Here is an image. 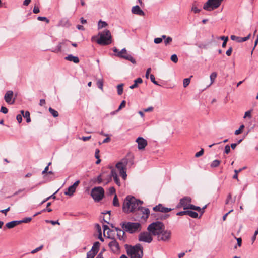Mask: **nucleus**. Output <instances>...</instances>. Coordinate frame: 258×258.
Wrapping results in <instances>:
<instances>
[{"instance_id":"f257e3e1","label":"nucleus","mask_w":258,"mask_h":258,"mask_svg":"<svg viewBox=\"0 0 258 258\" xmlns=\"http://www.w3.org/2000/svg\"><path fill=\"white\" fill-rule=\"evenodd\" d=\"M143 202L136 199L134 197L127 196L124 200L122 210L125 213H128L138 211L142 212L143 215L142 218L146 219L150 214V210L148 208H145L139 205H142Z\"/></svg>"},{"instance_id":"f03ea898","label":"nucleus","mask_w":258,"mask_h":258,"mask_svg":"<svg viewBox=\"0 0 258 258\" xmlns=\"http://www.w3.org/2000/svg\"><path fill=\"white\" fill-rule=\"evenodd\" d=\"M126 252L131 258H142L143 256V248L141 244H137L135 246L125 245Z\"/></svg>"},{"instance_id":"7ed1b4c3","label":"nucleus","mask_w":258,"mask_h":258,"mask_svg":"<svg viewBox=\"0 0 258 258\" xmlns=\"http://www.w3.org/2000/svg\"><path fill=\"white\" fill-rule=\"evenodd\" d=\"M121 228L130 234L138 233L141 230L142 226L138 222L124 221L120 223Z\"/></svg>"},{"instance_id":"20e7f679","label":"nucleus","mask_w":258,"mask_h":258,"mask_svg":"<svg viewBox=\"0 0 258 258\" xmlns=\"http://www.w3.org/2000/svg\"><path fill=\"white\" fill-rule=\"evenodd\" d=\"M100 38L96 42L101 45H107L112 43V36L109 30H104L101 33H99Z\"/></svg>"},{"instance_id":"39448f33","label":"nucleus","mask_w":258,"mask_h":258,"mask_svg":"<svg viewBox=\"0 0 258 258\" xmlns=\"http://www.w3.org/2000/svg\"><path fill=\"white\" fill-rule=\"evenodd\" d=\"M164 224L160 221H156L151 223L147 228L148 231L154 236L161 234L164 229Z\"/></svg>"},{"instance_id":"423d86ee","label":"nucleus","mask_w":258,"mask_h":258,"mask_svg":"<svg viewBox=\"0 0 258 258\" xmlns=\"http://www.w3.org/2000/svg\"><path fill=\"white\" fill-rule=\"evenodd\" d=\"M128 158H123L120 162L116 164V168L119 170L120 175L125 180L127 177L126 169L128 165Z\"/></svg>"},{"instance_id":"0eeeda50","label":"nucleus","mask_w":258,"mask_h":258,"mask_svg":"<svg viewBox=\"0 0 258 258\" xmlns=\"http://www.w3.org/2000/svg\"><path fill=\"white\" fill-rule=\"evenodd\" d=\"M113 51L116 53L115 55L118 57L127 60L133 64L136 63L135 59L131 55L127 53L126 49L125 48H123L121 51H119L116 47H113Z\"/></svg>"},{"instance_id":"6e6552de","label":"nucleus","mask_w":258,"mask_h":258,"mask_svg":"<svg viewBox=\"0 0 258 258\" xmlns=\"http://www.w3.org/2000/svg\"><path fill=\"white\" fill-rule=\"evenodd\" d=\"M91 196L97 202L100 201L104 196V190L101 187H95L91 191Z\"/></svg>"},{"instance_id":"1a4fd4ad","label":"nucleus","mask_w":258,"mask_h":258,"mask_svg":"<svg viewBox=\"0 0 258 258\" xmlns=\"http://www.w3.org/2000/svg\"><path fill=\"white\" fill-rule=\"evenodd\" d=\"M223 0H208L204 5L203 9L207 11H211L220 6Z\"/></svg>"},{"instance_id":"9d476101","label":"nucleus","mask_w":258,"mask_h":258,"mask_svg":"<svg viewBox=\"0 0 258 258\" xmlns=\"http://www.w3.org/2000/svg\"><path fill=\"white\" fill-rule=\"evenodd\" d=\"M71 41L68 40H64L62 42H59L56 48H52L51 51L55 53L61 52L62 50L66 51Z\"/></svg>"},{"instance_id":"9b49d317","label":"nucleus","mask_w":258,"mask_h":258,"mask_svg":"<svg viewBox=\"0 0 258 258\" xmlns=\"http://www.w3.org/2000/svg\"><path fill=\"white\" fill-rule=\"evenodd\" d=\"M171 232L168 230H164L162 231L160 235H157L158 240L164 242L169 241L171 239Z\"/></svg>"},{"instance_id":"f8f14e48","label":"nucleus","mask_w":258,"mask_h":258,"mask_svg":"<svg viewBox=\"0 0 258 258\" xmlns=\"http://www.w3.org/2000/svg\"><path fill=\"white\" fill-rule=\"evenodd\" d=\"M139 241L150 243L153 240L150 232H143L139 234L138 236Z\"/></svg>"},{"instance_id":"ddd939ff","label":"nucleus","mask_w":258,"mask_h":258,"mask_svg":"<svg viewBox=\"0 0 258 258\" xmlns=\"http://www.w3.org/2000/svg\"><path fill=\"white\" fill-rule=\"evenodd\" d=\"M108 246L114 253H117L120 250L119 243L114 238H112V240L108 243Z\"/></svg>"},{"instance_id":"4468645a","label":"nucleus","mask_w":258,"mask_h":258,"mask_svg":"<svg viewBox=\"0 0 258 258\" xmlns=\"http://www.w3.org/2000/svg\"><path fill=\"white\" fill-rule=\"evenodd\" d=\"M191 202V198L190 197H184L180 200L179 205L182 206L184 210L188 209L189 204Z\"/></svg>"},{"instance_id":"2eb2a0df","label":"nucleus","mask_w":258,"mask_h":258,"mask_svg":"<svg viewBox=\"0 0 258 258\" xmlns=\"http://www.w3.org/2000/svg\"><path fill=\"white\" fill-rule=\"evenodd\" d=\"M136 142L138 143V148L139 150L144 149L147 145V140L141 137H139Z\"/></svg>"},{"instance_id":"dca6fc26","label":"nucleus","mask_w":258,"mask_h":258,"mask_svg":"<svg viewBox=\"0 0 258 258\" xmlns=\"http://www.w3.org/2000/svg\"><path fill=\"white\" fill-rule=\"evenodd\" d=\"M172 210V209L171 208L164 207L161 204H159L153 208L154 211L161 212L164 213H167L171 211Z\"/></svg>"},{"instance_id":"f3484780","label":"nucleus","mask_w":258,"mask_h":258,"mask_svg":"<svg viewBox=\"0 0 258 258\" xmlns=\"http://www.w3.org/2000/svg\"><path fill=\"white\" fill-rule=\"evenodd\" d=\"M251 36L250 34H249L246 37H240L235 35H231L230 38L232 40L235 41L238 43H241L248 40Z\"/></svg>"},{"instance_id":"a211bd4d","label":"nucleus","mask_w":258,"mask_h":258,"mask_svg":"<svg viewBox=\"0 0 258 258\" xmlns=\"http://www.w3.org/2000/svg\"><path fill=\"white\" fill-rule=\"evenodd\" d=\"M131 12L133 14L139 16H144L145 15V13L141 9L138 5L133 7Z\"/></svg>"},{"instance_id":"6ab92c4d","label":"nucleus","mask_w":258,"mask_h":258,"mask_svg":"<svg viewBox=\"0 0 258 258\" xmlns=\"http://www.w3.org/2000/svg\"><path fill=\"white\" fill-rule=\"evenodd\" d=\"M13 95V92L12 91H8L5 95V101L10 104H12L14 103V101L13 100L12 102H11V99L12 98Z\"/></svg>"},{"instance_id":"aec40b11","label":"nucleus","mask_w":258,"mask_h":258,"mask_svg":"<svg viewBox=\"0 0 258 258\" xmlns=\"http://www.w3.org/2000/svg\"><path fill=\"white\" fill-rule=\"evenodd\" d=\"M110 176L113 178L114 181L115 183L118 185H120V182L119 178L118 177L117 172L116 170L114 169H112L111 171Z\"/></svg>"},{"instance_id":"412c9836","label":"nucleus","mask_w":258,"mask_h":258,"mask_svg":"<svg viewBox=\"0 0 258 258\" xmlns=\"http://www.w3.org/2000/svg\"><path fill=\"white\" fill-rule=\"evenodd\" d=\"M65 59L68 61H72L75 63H78L79 62V58L77 56H74L72 54L68 55L66 56L65 57Z\"/></svg>"},{"instance_id":"4be33fe9","label":"nucleus","mask_w":258,"mask_h":258,"mask_svg":"<svg viewBox=\"0 0 258 258\" xmlns=\"http://www.w3.org/2000/svg\"><path fill=\"white\" fill-rule=\"evenodd\" d=\"M20 224L19 220H14L6 223V226L9 229H11Z\"/></svg>"},{"instance_id":"5701e85b","label":"nucleus","mask_w":258,"mask_h":258,"mask_svg":"<svg viewBox=\"0 0 258 258\" xmlns=\"http://www.w3.org/2000/svg\"><path fill=\"white\" fill-rule=\"evenodd\" d=\"M125 231L123 229L122 230H119V232L117 233V236L118 238L122 241H125L126 238L124 237Z\"/></svg>"},{"instance_id":"b1692460","label":"nucleus","mask_w":258,"mask_h":258,"mask_svg":"<svg viewBox=\"0 0 258 258\" xmlns=\"http://www.w3.org/2000/svg\"><path fill=\"white\" fill-rule=\"evenodd\" d=\"M100 245V243H99V242L96 241L94 242V243L93 244L91 250L92 251H94L96 253H98L99 250Z\"/></svg>"},{"instance_id":"393cba45","label":"nucleus","mask_w":258,"mask_h":258,"mask_svg":"<svg viewBox=\"0 0 258 258\" xmlns=\"http://www.w3.org/2000/svg\"><path fill=\"white\" fill-rule=\"evenodd\" d=\"M75 191L76 189H74L71 186H70L68 188L67 191L64 192V194L67 196H72Z\"/></svg>"},{"instance_id":"a878e982","label":"nucleus","mask_w":258,"mask_h":258,"mask_svg":"<svg viewBox=\"0 0 258 258\" xmlns=\"http://www.w3.org/2000/svg\"><path fill=\"white\" fill-rule=\"evenodd\" d=\"M107 25L108 24L106 22L100 20L98 22V28L99 29H102L103 28L106 27Z\"/></svg>"},{"instance_id":"bb28decb","label":"nucleus","mask_w":258,"mask_h":258,"mask_svg":"<svg viewBox=\"0 0 258 258\" xmlns=\"http://www.w3.org/2000/svg\"><path fill=\"white\" fill-rule=\"evenodd\" d=\"M220 162L221 161L219 160H215L212 162L210 166L212 168L217 167L220 165Z\"/></svg>"},{"instance_id":"cd10ccee","label":"nucleus","mask_w":258,"mask_h":258,"mask_svg":"<svg viewBox=\"0 0 258 258\" xmlns=\"http://www.w3.org/2000/svg\"><path fill=\"white\" fill-rule=\"evenodd\" d=\"M49 111L54 117L58 116V112L51 107H49Z\"/></svg>"},{"instance_id":"c85d7f7f","label":"nucleus","mask_w":258,"mask_h":258,"mask_svg":"<svg viewBox=\"0 0 258 258\" xmlns=\"http://www.w3.org/2000/svg\"><path fill=\"white\" fill-rule=\"evenodd\" d=\"M188 208V209L196 210L198 212H200L201 211V208L200 207L196 206H195V205L190 204H189V206Z\"/></svg>"},{"instance_id":"c756f323","label":"nucleus","mask_w":258,"mask_h":258,"mask_svg":"<svg viewBox=\"0 0 258 258\" xmlns=\"http://www.w3.org/2000/svg\"><path fill=\"white\" fill-rule=\"evenodd\" d=\"M97 253L95 252L94 251H92L90 250L87 253V257L86 258H94Z\"/></svg>"},{"instance_id":"7c9ffc66","label":"nucleus","mask_w":258,"mask_h":258,"mask_svg":"<svg viewBox=\"0 0 258 258\" xmlns=\"http://www.w3.org/2000/svg\"><path fill=\"white\" fill-rule=\"evenodd\" d=\"M102 178L101 177V175H99L97 177V178H94L92 180L93 183H97L98 184H100L102 182Z\"/></svg>"},{"instance_id":"2f4dec72","label":"nucleus","mask_w":258,"mask_h":258,"mask_svg":"<svg viewBox=\"0 0 258 258\" xmlns=\"http://www.w3.org/2000/svg\"><path fill=\"white\" fill-rule=\"evenodd\" d=\"M188 215H189L190 217L193 218H198V214L194 211L188 210Z\"/></svg>"},{"instance_id":"473e14b6","label":"nucleus","mask_w":258,"mask_h":258,"mask_svg":"<svg viewBox=\"0 0 258 258\" xmlns=\"http://www.w3.org/2000/svg\"><path fill=\"white\" fill-rule=\"evenodd\" d=\"M123 84H119L117 86V93L119 95H121L123 93Z\"/></svg>"},{"instance_id":"72a5a7b5","label":"nucleus","mask_w":258,"mask_h":258,"mask_svg":"<svg viewBox=\"0 0 258 258\" xmlns=\"http://www.w3.org/2000/svg\"><path fill=\"white\" fill-rule=\"evenodd\" d=\"M96 84L99 89H100L101 90H103V80L102 79L98 80Z\"/></svg>"},{"instance_id":"f704fd0d","label":"nucleus","mask_w":258,"mask_h":258,"mask_svg":"<svg viewBox=\"0 0 258 258\" xmlns=\"http://www.w3.org/2000/svg\"><path fill=\"white\" fill-rule=\"evenodd\" d=\"M57 192V191H56L55 193H54L53 194H52V195H51L50 196L46 198V199H45L43 201H42L41 203H40V205H42L43 204H44L45 202H46V201H47L48 200H49V199H50L51 198H52L53 199H55L56 198V196H55V194Z\"/></svg>"},{"instance_id":"c9c22d12","label":"nucleus","mask_w":258,"mask_h":258,"mask_svg":"<svg viewBox=\"0 0 258 258\" xmlns=\"http://www.w3.org/2000/svg\"><path fill=\"white\" fill-rule=\"evenodd\" d=\"M113 205L115 207H118L119 206V203L116 195H115L113 200Z\"/></svg>"},{"instance_id":"e433bc0d","label":"nucleus","mask_w":258,"mask_h":258,"mask_svg":"<svg viewBox=\"0 0 258 258\" xmlns=\"http://www.w3.org/2000/svg\"><path fill=\"white\" fill-rule=\"evenodd\" d=\"M221 39L223 40V42L222 44V47L224 48L226 46L227 42V41L228 40V37L222 36L221 37Z\"/></svg>"},{"instance_id":"4c0bfd02","label":"nucleus","mask_w":258,"mask_h":258,"mask_svg":"<svg viewBox=\"0 0 258 258\" xmlns=\"http://www.w3.org/2000/svg\"><path fill=\"white\" fill-rule=\"evenodd\" d=\"M31 220H32V218H31V217H26V218H23L21 220H19V221H20V224H21L22 223H29Z\"/></svg>"},{"instance_id":"58836bf2","label":"nucleus","mask_w":258,"mask_h":258,"mask_svg":"<svg viewBox=\"0 0 258 258\" xmlns=\"http://www.w3.org/2000/svg\"><path fill=\"white\" fill-rule=\"evenodd\" d=\"M217 73H216V72H213L211 73V74L210 75V76L211 83H213L214 82L215 78L217 77Z\"/></svg>"},{"instance_id":"ea45409f","label":"nucleus","mask_w":258,"mask_h":258,"mask_svg":"<svg viewBox=\"0 0 258 258\" xmlns=\"http://www.w3.org/2000/svg\"><path fill=\"white\" fill-rule=\"evenodd\" d=\"M172 41V38L170 36H168L167 38H166V39L164 40V44L166 46H167V45L170 44Z\"/></svg>"},{"instance_id":"a19ab883","label":"nucleus","mask_w":258,"mask_h":258,"mask_svg":"<svg viewBox=\"0 0 258 258\" xmlns=\"http://www.w3.org/2000/svg\"><path fill=\"white\" fill-rule=\"evenodd\" d=\"M244 128V125L243 124H242L240 126V127L238 129V130H236L235 131V133L234 134L236 135H239L240 134L242 131V130Z\"/></svg>"},{"instance_id":"79ce46f5","label":"nucleus","mask_w":258,"mask_h":258,"mask_svg":"<svg viewBox=\"0 0 258 258\" xmlns=\"http://www.w3.org/2000/svg\"><path fill=\"white\" fill-rule=\"evenodd\" d=\"M242 170V169H239V170H234L235 174L233 176V179H238V175H239V173Z\"/></svg>"},{"instance_id":"37998d69","label":"nucleus","mask_w":258,"mask_h":258,"mask_svg":"<svg viewBox=\"0 0 258 258\" xmlns=\"http://www.w3.org/2000/svg\"><path fill=\"white\" fill-rule=\"evenodd\" d=\"M190 78H185L183 80V87H186L190 83Z\"/></svg>"},{"instance_id":"c03bdc74","label":"nucleus","mask_w":258,"mask_h":258,"mask_svg":"<svg viewBox=\"0 0 258 258\" xmlns=\"http://www.w3.org/2000/svg\"><path fill=\"white\" fill-rule=\"evenodd\" d=\"M252 111V110H248V111L245 112L243 118H245L246 117H248L249 118H251Z\"/></svg>"},{"instance_id":"a18cd8bd","label":"nucleus","mask_w":258,"mask_h":258,"mask_svg":"<svg viewBox=\"0 0 258 258\" xmlns=\"http://www.w3.org/2000/svg\"><path fill=\"white\" fill-rule=\"evenodd\" d=\"M150 79L151 82L152 83H153L154 84H155L156 85L160 86V85H159L158 83V82L155 80V77H154V76L153 74H151L150 75Z\"/></svg>"},{"instance_id":"49530a36","label":"nucleus","mask_w":258,"mask_h":258,"mask_svg":"<svg viewBox=\"0 0 258 258\" xmlns=\"http://www.w3.org/2000/svg\"><path fill=\"white\" fill-rule=\"evenodd\" d=\"M171 60L174 63H177L178 62V57L176 54H174L171 56Z\"/></svg>"},{"instance_id":"de8ad7c7","label":"nucleus","mask_w":258,"mask_h":258,"mask_svg":"<svg viewBox=\"0 0 258 258\" xmlns=\"http://www.w3.org/2000/svg\"><path fill=\"white\" fill-rule=\"evenodd\" d=\"M43 245H41L39 247H38L35 248V249L33 250L32 251H31V253L34 254V253L38 252L39 251L41 250L43 248Z\"/></svg>"},{"instance_id":"09e8293b","label":"nucleus","mask_w":258,"mask_h":258,"mask_svg":"<svg viewBox=\"0 0 258 258\" xmlns=\"http://www.w3.org/2000/svg\"><path fill=\"white\" fill-rule=\"evenodd\" d=\"M191 10L195 13H198L201 11V9H198L194 4L192 5V7L191 8Z\"/></svg>"},{"instance_id":"8fccbe9b","label":"nucleus","mask_w":258,"mask_h":258,"mask_svg":"<svg viewBox=\"0 0 258 258\" xmlns=\"http://www.w3.org/2000/svg\"><path fill=\"white\" fill-rule=\"evenodd\" d=\"M37 19L39 21H45L47 23L49 22V19L45 17L39 16L38 17Z\"/></svg>"},{"instance_id":"3c124183","label":"nucleus","mask_w":258,"mask_h":258,"mask_svg":"<svg viewBox=\"0 0 258 258\" xmlns=\"http://www.w3.org/2000/svg\"><path fill=\"white\" fill-rule=\"evenodd\" d=\"M126 104V101L125 100H123L121 103H120L119 107L117 109V111H119L120 110H121L122 108H124Z\"/></svg>"},{"instance_id":"603ef678","label":"nucleus","mask_w":258,"mask_h":258,"mask_svg":"<svg viewBox=\"0 0 258 258\" xmlns=\"http://www.w3.org/2000/svg\"><path fill=\"white\" fill-rule=\"evenodd\" d=\"M232 199V195L231 194H229L227 196V197L225 201V204H228L230 203V201Z\"/></svg>"},{"instance_id":"864d4df0","label":"nucleus","mask_w":258,"mask_h":258,"mask_svg":"<svg viewBox=\"0 0 258 258\" xmlns=\"http://www.w3.org/2000/svg\"><path fill=\"white\" fill-rule=\"evenodd\" d=\"M169 214L161 215L157 218V219L164 220L169 217Z\"/></svg>"},{"instance_id":"5fc2aeb1","label":"nucleus","mask_w":258,"mask_h":258,"mask_svg":"<svg viewBox=\"0 0 258 258\" xmlns=\"http://www.w3.org/2000/svg\"><path fill=\"white\" fill-rule=\"evenodd\" d=\"M188 210H185L178 212L176 215L178 216H183L185 215H188Z\"/></svg>"},{"instance_id":"6e6d98bb","label":"nucleus","mask_w":258,"mask_h":258,"mask_svg":"<svg viewBox=\"0 0 258 258\" xmlns=\"http://www.w3.org/2000/svg\"><path fill=\"white\" fill-rule=\"evenodd\" d=\"M230 152V146L229 145H227L225 146L224 153L228 154Z\"/></svg>"},{"instance_id":"4d7b16f0","label":"nucleus","mask_w":258,"mask_h":258,"mask_svg":"<svg viewBox=\"0 0 258 258\" xmlns=\"http://www.w3.org/2000/svg\"><path fill=\"white\" fill-rule=\"evenodd\" d=\"M162 42V38H155L154 40V42L155 44H160Z\"/></svg>"},{"instance_id":"13d9d810","label":"nucleus","mask_w":258,"mask_h":258,"mask_svg":"<svg viewBox=\"0 0 258 258\" xmlns=\"http://www.w3.org/2000/svg\"><path fill=\"white\" fill-rule=\"evenodd\" d=\"M128 158V165L130 167H131L132 165L134 164V160L133 157L132 156L129 157Z\"/></svg>"},{"instance_id":"bf43d9fd","label":"nucleus","mask_w":258,"mask_h":258,"mask_svg":"<svg viewBox=\"0 0 258 258\" xmlns=\"http://www.w3.org/2000/svg\"><path fill=\"white\" fill-rule=\"evenodd\" d=\"M204 154V149H201V150L196 153L195 157H199L201 156H202Z\"/></svg>"},{"instance_id":"052dcab7","label":"nucleus","mask_w":258,"mask_h":258,"mask_svg":"<svg viewBox=\"0 0 258 258\" xmlns=\"http://www.w3.org/2000/svg\"><path fill=\"white\" fill-rule=\"evenodd\" d=\"M1 112L4 113V114H6L7 113H8V109L5 107H4V106H2L1 108Z\"/></svg>"},{"instance_id":"680f3d73","label":"nucleus","mask_w":258,"mask_h":258,"mask_svg":"<svg viewBox=\"0 0 258 258\" xmlns=\"http://www.w3.org/2000/svg\"><path fill=\"white\" fill-rule=\"evenodd\" d=\"M46 222L47 223H50L52 225H55V224L59 225L60 224V223H59V222H58V220H57V221H52V220L49 221V220H46Z\"/></svg>"},{"instance_id":"e2e57ef3","label":"nucleus","mask_w":258,"mask_h":258,"mask_svg":"<svg viewBox=\"0 0 258 258\" xmlns=\"http://www.w3.org/2000/svg\"><path fill=\"white\" fill-rule=\"evenodd\" d=\"M115 193V189L113 187H111L109 188V194L113 195Z\"/></svg>"},{"instance_id":"0e129e2a","label":"nucleus","mask_w":258,"mask_h":258,"mask_svg":"<svg viewBox=\"0 0 258 258\" xmlns=\"http://www.w3.org/2000/svg\"><path fill=\"white\" fill-rule=\"evenodd\" d=\"M232 52V48L230 47L226 52V54L227 56H229L231 55Z\"/></svg>"},{"instance_id":"69168bd1","label":"nucleus","mask_w":258,"mask_h":258,"mask_svg":"<svg viewBox=\"0 0 258 258\" xmlns=\"http://www.w3.org/2000/svg\"><path fill=\"white\" fill-rule=\"evenodd\" d=\"M134 82L138 85V84H141L143 82V80L141 78H138L134 80Z\"/></svg>"},{"instance_id":"338daca9","label":"nucleus","mask_w":258,"mask_h":258,"mask_svg":"<svg viewBox=\"0 0 258 258\" xmlns=\"http://www.w3.org/2000/svg\"><path fill=\"white\" fill-rule=\"evenodd\" d=\"M79 183H80V181L79 180H77L72 185H71V186L74 189H76V188L78 186V185H79Z\"/></svg>"},{"instance_id":"774afa93","label":"nucleus","mask_w":258,"mask_h":258,"mask_svg":"<svg viewBox=\"0 0 258 258\" xmlns=\"http://www.w3.org/2000/svg\"><path fill=\"white\" fill-rule=\"evenodd\" d=\"M16 119L18 121V122L20 123L22 121V115L21 114H18L16 116Z\"/></svg>"}]
</instances>
